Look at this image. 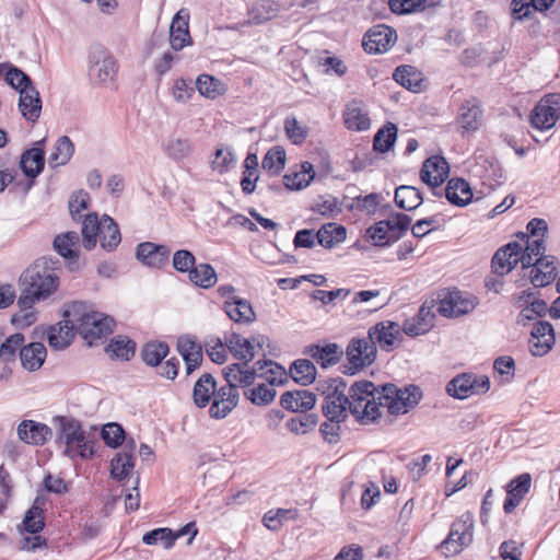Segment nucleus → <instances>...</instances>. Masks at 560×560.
<instances>
[{
  "label": "nucleus",
  "instance_id": "obj_1",
  "mask_svg": "<svg viewBox=\"0 0 560 560\" xmlns=\"http://www.w3.org/2000/svg\"><path fill=\"white\" fill-rule=\"evenodd\" d=\"M372 382H355L349 390L341 380H334L325 393L322 406L324 415L331 422H341L349 410L363 423H371L377 419L376 405L370 400Z\"/></svg>",
  "mask_w": 560,
  "mask_h": 560
},
{
  "label": "nucleus",
  "instance_id": "obj_2",
  "mask_svg": "<svg viewBox=\"0 0 560 560\" xmlns=\"http://www.w3.org/2000/svg\"><path fill=\"white\" fill-rule=\"evenodd\" d=\"M59 284L60 277L56 262L48 257L36 259L20 276L21 294L18 299V306L27 308L46 301L57 292Z\"/></svg>",
  "mask_w": 560,
  "mask_h": 560
},
{
  "label": "nucleus",
  "instance_id": "obj_3",
  "mask_svg": "<svg viewBox=\"0 0 560 560\" xmlns=\"http://www.w3.org/2000/svg\"><path fill=\"white\" fill-rule=\"evenodd\" d=\"M224 377L228 384L212 397L213 401L209 409L210 417L214 419L225 418L237 406L240 398L237 388L252 385L256 378V370L230 364L224 369Z\"/></svg>",
  "mask_w": 560,
  "mask_h": 560
},
{
  "label": "nucleus",
  "instance_id": "obj_4",
  "mask_svg": "<svg viewBox=\"0 0 560 560\" xmlns=\"http://www.w3.org/2000/svg\"><path fill=\"white\" fill-rule=\"evenodd\" d=\"M63 317L71 318L75 331L90 345L94 340L108 336L114 326L112 317L95 311L90 304L83 302L67 304L63 310Z\"/></svg>",
  "mask_w": 560,
  "mask_h": 560
},
{
  "label": "nucleus",
  "instance_id": "obj_5",
  "mask_svg": "<svg viewBox=\"0 0 560 560\" xmlns=\"http://www.w3.org/2000/svg\"><path fill=\"white\" fill-rule=\"evenodd\" d=\"M371 400L376 405L377 419L382 416V409L389 415L399 416L407 413L420 401L422 393L418 386L409 385L398 388L394 384H384L376 387L372 383Z\"/></svg>",
  "mask_w": 560,
  "mask_h": 560
},
{
  "label": "nucleus",
  "instance_id": "obj_6",
  "mask_svg": "<svg viewBox=\"0 0 560 560\" xmlns=\"http://www.w3.org/2000/svg\"><path fill=\"white\" fill-rule=\"evenodd\" d=\"M57 443L63 447V455L71 459H90L94 455V441L83 430L81 422L70 417L54 419Z\"/></svg>",
  "mask_w": 560,
  "mask_h": 560
},
{
  "label": "nucleus",
  "instance_id": "obj_7",
  "mask_svg": "<svg viewBox=\"0 0 560 560\" xmlns=\"http://www.w3.org/2000/svg\"><path fill=\"white\" fill-rule=\"evenodd\" d=\"M83 245L88 250L95 247L97 237L101 246L110 252L118 246L121 241L117 223L108 215L98 219L96 213H89L82 222Z\"/></svg>",
  "mask_w": 560,
  "mask_h": 560
},
{
  "label": "nucleus",
  "instance_id": "obj_8",
  "mask_svg": "<svg viewBox=\"0 0 560 560\" xmlns=\"http://www.w3.org/2000/svg\"><path fill=\"white\" fill-rule=\"evenodd\" d=\"M90 79L97 84H106L115 80L118 62L114 55L101 45L91 46L88 56Z\"/></svg>",
  "mask_w": 560,
  "mask_h": 560
},
{
  "label": "nucleus",
  "instance_id": "obj_9",
  "mask_svg": "<svg viewBox=\"0 0 560 560\" xmlns=\"http://www.w3.org/2000/svg\"><path fill=\"white\" fill-rule=\"evenodd\" d=\"M474 540V515L465 512L452 525L440 548L445 556H455Z\"/></svg>",
  "mask_w": 560,
  "mask_h": 560
},
{
  "label": "nucleus",
  "instance_id": "obj_10",
  "mask_svg": "<svg viewBox=\"0 0 560 560\" xmlns=\"http://www.w3.org/2000/svg\"><path fill=\"white\" fill-rule=\"evenodd\" d=\"M489 389V377L474 373L459 374L451 380L446 385L447 394L457 399H465L472 395L485 394Z\"/></svg>",
  "mask_w": 560,
  "mask_h": 560
},
{
  "label": "nucleus",
  "instance_id": "obj_11",
  "mask_svg": "<svg viewBox=\"0 0 560 560\" xmlns=\"http://www.w3.org/2000/svg\"><path fill=\"white\" fill-rule=\"evenodd\" d=\"M560 117V94H549L534 107L530 122L534 128L544 130L555 126Z\"/></svg>",
  "mask_w": 560,
  "mask_h": 560
},
{
  "label": "nucleus",
  "instance_id": "obj_12",
  "mask_svg": "<svg viewBox=\"0 0 560 560\" xmlns=\"http://www.w3.org/2000/svg\"><path fill=\"white\" fill-rule=\"evenodd\" d=\"M477 303L472 294L455 290L440 300L438 312L444 317H458L472 312Z\"/></svg>",
  "mask_w": 560,
  "mask_h": 560
},
{
  "label": "nucleus",
  "instance_id": "obj_13",
  "mask_svg": "<svg viewBox=\"0 0 560 560\" xmlns=\"http://www.w3.org/2000/svg\"><path fill=\"white\" fill-rule=\"evenodd\" d=\"M265 365L269 366V372L272 375H279V378L277 376L267 377V381L270 383L269 385L259 384L244 392L245 397L257 406H265L273 401L276 397V389L272 387V385L276 382L282 383V376L284 375V371L277 363H273L272 361H266Z\"/></svg>",
  "mask_w": 560,
  "mask_h": 560
},
{
  "label": "nucleus",
  "instance_id": "obj_14",
  "mask_svg": "<svg viewBox=\"0 0 560 560\" xmlns=\"http://www.w3.org/2000/svg\"><path fill=\"white\" fill-rule=\"evenodd\" d=\"M397 40L394 28L380 24L371 27L363 38V48L369 54H382L389 50Z\"/></svg>",
  "mask_w": 560,
  "mask_h": 560
},
{
  "label": "nucleus",
  "instance_id": "obj_15",
  "mask_svg": "<svg viewBox=\"0 0 560 560\" xmlns=\"http://www.w3.org/2000/svg\"><path fill=\"white\" fill-rule=\"evenodd\" d=\"M347 358L351 369H362L375 361L376 346L369 336L354 338L347 347Z\"/></svg>",
  "mask_w": 560,
  "mask_h": 560
},
{
  "label": "nucleus",
  "instance_id": "obj_16",
  "mask_svg": "<svg viewBox=\"0 0 560 560\" xmlns=\"http://www.w3.org/2000/svg\"><path fill=\"white\" fill-rule=\"evenodd\" d=\"M556 337L552 325L549 322H537L530 332L529 350L535 357L547 354L555 345Z\"/></svg>",
  "mask_w": 560,
  "mask_h": 560
},
{
  "label": "nucleus",
  "instance_id": "obj_17",
  "mask_svg": "<svg viewBox=\"0 0 560 560\" xmlns=\"http://www.w3.org/2000/svg\"><path fill=\"white\" fill-rule=\"evenodd\" d=\"M450 166L446 160L440 155L428 158L421 167L420 178L430 187H439L447 178Z\"/></svg>",
  "mask_w": 560,
  "mask_h": 560
},
{
  "label": "nucleus",
  "instance_id": "obj_18",
  "mask_svg": "<svg viewBox=\"0 0 560 560\" xmlns=\"http://www.w3.org/2000/svg\"><path fill=\"white\" fill-rule=\"evenodd\" d=\"M16 434L20 441L28 445H44L52 436L51 429L34 420H23L18 424Z\"/></svg>",
  "mask_w": 560,
  "mask_h": 560
},
{
  "label": "nucleus",
  "instance_id": "obj_19",
  "mask_svg": "<svg viewBox=\"0 0 560 560\" xmlns=\"http://www.w3.org/2000/svg\"><path fill=\"white\" fill-rule=\"evenodd\" d=\"M522 245L509 243L500 248L492 258L493 272L499 276L508 275L518 262L522 264Z\"/></svg>",
  "mask_w": 560,
  "mask_h": 560
},
{
  "label": "nucleus",
  "instance_id": "obj_20",
  "mask_svg": "<svg viewBox=\"0 0 560 560\" xmlns=\"http://www.w3.org/2000/svg\"><path fill=\"white\" fill-rule=\"evenodd\" d=\"M515 304L521 307L517 323L522 325H526L529 320L536 319L537 317H542L547 312L549 313L546 302L534 299L532 291L522 292Z\"/></svg>",
  "mask_w": 560,
  "mask_h": 560
},
{
  "label": "nucleus",
  "instance_id": "obj_21",
  "mask_svg": "<svg viewBox=\"0 0 560 560\" xmlns=\"http://www.w3.org/2000/svg\"><path fill=\"white\" fill-rule=\"evenodd\" d=\"M402 327L396 322L383 320L369 329V337L372 339L374 345H380L384 350H392L396 339L400 336Z\"/></svg>",
  "mask_w": 560,
  "mask_h": 560
},
{
  "label": "nucleus",
  "instance_id": "obj_22",
  "mask_svg": "<svg viewBox=\"0 0 560 560\" xmlns=\"http://www.w3.org/2000/svg\"><path fill=\"white\" fill-rule=\"evenodd\" d=\"M189 12L180 9L173 18L170 26V44L174 50H182L191 44L188 28Z\"/></svg>",
  "mask_w": 560,
  "mask_h": 560
},
{
  "label": "nucleus",
  "instance_id": "obj_23",
  "mask_svg": "<svg viewBox=\"0 0 560 560\" xmlns=\"http://www.w3.org/2000/svg\"><path fill=\"white\" fill-rule=\"evenodd\" d=\"M171 250L165 245L144 242L137 247V258L148 267L160 269L168 262Z\"/></svg>",
  "mask_w": 560,
  "mask_h": 560
},
{
  "label": "nucleus",
  "instance_id": "obj_24",
  "mask_svg": "<svg viewBox=\"0 0 560 560\" xmlns=\"http://www.w3.org/2000/svg\"><path fill=\"white\" fill-rule=\"evenodd\" d=\"M432 308L433 306H429L425 303L421 305L417 315L404 322L402 331L409 337H417L430 331L434 326L435 318Z\"/></svg>",
  "mask_w": 560,
  "mask_h": 560
},
{
  "label": "nucleus",
  "instance_id": "obj_25",
  "mask_svg": "<svg viewBox=\"0 0 560 560\" xmlns=\"http://www.w3.org/2000/svg\"><path fill=\"white\" fill-rule=\"evenodd\" d=\"M532 486V477L525 472L512 479L506 486V499L503 510L506 514L512 513L522 502Z\"/></svg>",
  "mask_w": 560,
  "mask_h": 560
},
{
  "label": "nucleus",
  "instance_id": "obj_26",
  "mask_svg": "<svg viewBox=\"0 0 560 560\" xmlns=\"http://www.w3.org/2000/svg\"><path fill=\"white\" fill-rule=\"evenodd\" d=\"M281 406L290 411L304 413L316 404V396L307 389L288 390L281 395Z\"/></svg>",
  "mask_w": 560,
  "mask_h": 560
},
{
  "label": "nucleus",
  "instance_id": "obj_27",
  "mask_svg": "<svg viewBox=\"0 0 560 560\" xmlns=\"http://www.w3.org/2000/svg\"><path fill=\"white\" fill-rule=\"evenodd\" d=\"M529 279L535 288L550 284L557 277L553 257L537 258L529 267Z\"/></svg>",
  "mask_w": 560,
  "mask_h": 560
},
{
  "label": "nucleus",
  "instance_id": "obj_28",
  "mask_svg": "<svg viewBox=\"0 0 560 560\" xmlns=\"http://www.w3.org/2000/svg\"><path fill=\"white\" fill-rule=\"evenodd\" d=\"M223 308L229 318L237 324H252L256 320V313L245 299L231 296L224 301Z\"/></svg>",
  "mask_w": 560,
  "mask_h": 560
},
{
  "label": "nucleus",
  "instance_id": "obj_29",
  "mask_svg": "<svg viewBox=\"0 0 560 560\" xmlns=\"http://www.w3.org/2000/svg\"><path fill=\"white\" fill-rule=\"evenodd\" d=\"M304 353L326 369L337 364L340 361L343 351L337 343H327L324 346L312 345L305 349Z\"/></svg>",
  "mask_w": 560,
  "mask_h": 560
},
{
  "label": "nucleus",
  "instance_id": "obj_30",
  "mask_svg": "<svg viewBox=\"0 0 560 560\" xmlns=\"http://www.w3.org/2000/svg\"><path fill=\"white\" fill-rule=\"evenodd\" d=\"M255 341L256 339L248 340L238 334H231L226 338L228 349L237 360L243 361L238 363L242 368L249 369L247 364L255 358Z\"/></svg>",
  "mask_w": 560,
  "mask_h": 560
},
{
  "label": "nucleus",
  "instance_id": "obj_31",
  "mask_svg": "<svg viewBox=\"0 0 560 560\" xmlns=\"http://www.w3.org/2000/svg\"><path fill=\"white\" fill-rule=\"evenodd\" d=\"M69 319V317H63V320L49 328L47 339L51 348L63 350L70 345L74 337L75 327L72 320Z\"/></svg>",
  "mask_w": 560,
  "mask_h": 560
},
{
  "label": "nucleus",
  "instance_id": "obj_32",
  "mask_svg": "<svg viewBox=\"0 0 560 560\" xmlns=\"http://www.w3.org/2000/svg\"><path fill=\"white\" fill-rule=\"evenodd\" d=\"M396 142H373L371 152L357 153L353 163L354 167L362 170L369 165L375 164L380 160L386 159L388 155L394 154Z\"/></svg>",
  "mask_w": 560,
  "mask_h": 560
},
{
  "label": "nucleus",
  "instance_id": "obj_33",
  "mask_svg": "<svg viewBox=\"0 0 560 560\" xmlns=\"http://www.w3.org/2000/svg\"><path fill=\"white\" fill-rule=\"evenodd\" d=\"M47 357V350L42 342H31L23 346L20 352V361L26 371L35 372L39 370Z\"/></svg>",
  "mask_w": 560,
  "mask_h": 560
},
{
  "label": "nucleus",
  "instance_id": "obj_34",
  "mask_svg": "<svg viewBox=\"0 0 560 560\" xmlns=\"http://www.w3.org/2000/svg\"><path fill=\"white\" fill-rule=\"evenodd\" d=\"M482 110L475 101H467L460 107L458 124L463 130L460 136L467 137L469 131L477 130L481 125Z\"/></svg>",
  "mask_w": 560,
  "mask_h": 560
},
{
  "label": "nucleus",
  "instance_id": "obj_35",
  "mask_svg": "<svg viewBox=\"0 0 560 560\" xmlns=\"http://www.w3.org/2000/svg\"><path fill=\"white\" fill-rule=\"evenodd\" d=\"M19 108L24 118L35 121L42 110V100L38 91L33 85L24 91H21L19 100Z\"/></svg>",
  "mask_w": 560,
  "mask_h": 560
},
{
  "label": "nucleus",
  "instance_id": "obj_36",
  "mask_svg": "<svg viewBox=\"0 0 560 560\" xmlns=\"http://www.w3.org/2000/svg\"><path fill=\"white\" fill-rule=\"evenodd\" d=\"M177 349L186 363L187 374L197 369L202 360L201 347L188 336L180 337Z\"/></svg>",
  "mask_w": 560,
  "mask_h": 560
},
{
  "label": "nucleus",
  "instance_id": "obj_37",
  "mask_svg": "<svg viewBox=\"0 0 560 560\" xmlns=\"http://www.w3.org/2000/svg\"><path fill=\"white\" fill-rule=\"evenodd\" d=\"M343 117L348 129L364 131L370 128V118L361 104L357 101H351L347 104L343 112Z\"/></svg>",
  "mask_w": 560,
  "mask_h": 560
},
{
  "label": "nucleus",
  "instance_id": "obj_38",
  "mask_svg": "<svg viewBox=\"0 0 560 560\" xmlns=\"http://www.w3.org/2000/svg\"><path fill=\"white\" fill-rule=\"evenodd\" d=\"M445 197L451 203L463 207L470 202L472 191L465 179L452 178L446 185Z\"/></svg>",
  "mask_w": 560,
  "mask_h": 560
},
{
  "label": "nucleus",
  "instance_id": "obj_39",
  "mask_svg": "<svg viewBox=\"0 0 560 560\" xmlns=\"http://www.w3.org/2000/svg\"><path fill=\"white\" fill-rule=\"evenodd\" d=\"M215 381L209 373H205L195 384L192 397L197 407H206L215 395Z\"/></svg>",
  "mask_w": 560,
  "mask_h": 560
},
{
  "label": "nucleus",
  "instance_id": "obj_40",
  "mask_svg": "<svg viewBox=\"0 0 560 560\" xmlns=\"http://www.w3.org/2000/svg\"><path fill=\"white\" fill-rule=\"evenodd\" d=\"M394 80L415 93L421 90L422 75L415 67L409 65L399 66L393 74Z\"/></svg>",
  "mask_w": 560,
  "mask_h": 560
},
{
  "label": "nucleus",
  "instance_id": "obj_41",
  "mask_svg": "<svg viewBox=\"0 0 560 560\" xmlns=\"http://www.w3.org/2000/svg\"><path fill=\"white\" fill-rule=\"evenodd\" d=\"M133 468V454L130 452H119L110 460V477L115 480H124L129 477Z\"/></svg>",
  "mask_w": 560,
  "mask_h": 560
},
{
  "label": "nucleus",
  "instance_id": "obj_42",
  "mask_svg": "<svg viewBox=\"0 0 560 560\" xmlns=\"http://www.w3.org/2000/svg\"><path fill=\"white\" fill-rule=\"evenodd\" d=\"M213 172L225 174L236 165V155L229 145L221 144L213 153L210 161Z\"/></svg>",
  "mask_w": 560,
  "mask_h": 560
},
{
  "label": "nucleus",
  "instance_id": "obj_43",
  "mask_svg": "<svg viewBox=\"0 0 560 560\" xmlns=\"http://www.w3.org/2000/svg\"><path fill=\"white\" fill-rule=\"evenodd\" d=\"M346 236V229L337 223L324 224L316 233L317 242L326 248H331L343 242Z\"/></svg>",
  "mask_w": 560,
  "mask_h": 560
},
{
  "label": "nucleus",
  "instance_id": "obj_44",
  "mask_svg": "<svg viewBox=\"0 0 560 560\" xmlns=\"http://www.w3.org/2000/svg\"><path fill=\"white\" fill-rule=\"evenodd\" d=\"M44 163L43 151L34 148L22 154L20 166L27 177L35 178L43 171Z\"/></svg>",
  "mask_w": 560,
  "mask_h": 560
},
{
  "label": "nucleus",
  "instance_id": "obj_45",
  "mask_svg": "<svg viewBox=\"0 0 560 560\" xmlns=\"http://www.w3.org/2000/svg\"><path fill=\"white\" fill-rule=\"evenodd\" d=\"M422 201L423 198L418 188L407 185L396 188L395 202L399 208L411 211L418 208Z\"/></svg>",
  "mask_w": 560,
  "mask_h": 560
},
{
  "label": "nucleus",
  "instance_id": "obj_46",
  "mask_svg": "<svg viewBox=\"0 0 560 560\" xmlns=\"http://www.w3.org/2000/svg\"><path fill=\"white\" fill-rule=\"evenodd\" d=\"M290 374L296 383L306 386L315 381L316 368L310 360L299 359L292 363Z\"/></svg>",
  "mask_w": 560,
  "mask_h": 560
},
{
  "label": "nucleus",
  "instance_id": "obj_47",
  "mask_svg": "<svg viewBox=\"0 0 560 560\" xmlns=\"http://www.w3.org/2000/svg\"><path fill=\"white\" fill-rule=\"evenodd\" d=\"M189 280L202 289L212 288L217 281L218 276L214 268L210 264H199L190 270Z\"/></svg>",
  "mask_w": 560,
  "mask_h": 560
},
{
  "label": "nucleus",
  "instance_id": "obj_48",
  "mask_svg": "<svg viewBox=\"0 0 560 560\" xmlns=\"http://www.w3.org/2000/svg\"><path fill=\"white\" fill-rule=\"evenodd\" d=\"M79 235L77 232H66L54 240V248L65 258L78 256Z\"/></svg>",
  "mask_w": 560,
  "mask_h": 560
},
{
  "label": "nucleus",
  "instance_id": "obj_49",
  "mask_svg": "<svg viewBox=\"0 0 560 560\" xmlns=\"http://www.w3.org/2000/svg\"><path fill=\"white\" fill-rule=\"evenodd\" d=\"M546 250L545 240L542 238H534L530 240L527 237L526 246H522V268L528 269L530 265L535 262L537 258H544V253Z\"/></svg>",
  "mask_w": 560,
  "mask_h": 560
},
{
  "label": "nucleus",
  "instance_id": "obj_50",
  "mask_svg": "<svg viewBox=\"0 0 560 560\" xmlns=\"http://www.w3.org/2000/svg\"><path fill=\"white\" fill-rule=\"evenodd\" d=\"M287 154L282 147L271 148L265 155L261 166L271 175L279 174L285 166Z\"/></svg>",
  "mask_w": 560,
  "mask_h": 560
},
{
  "label": "nucleus",
  "instance_id": "obj_51",
  "mask_svg": "<svg viewBox=\"0 0 560 560\" xmlns=\"http://www.w3.org/2000/svg\"><path fill=\"white\" fill-rule=\"evenodd\" d=\"M24 335L18 332L9 336L0 346V361L11 363L15 361L16 353L21 352L24 346Z\"/></svg>",
  "mask_w": 560,
  "mask_h": 560
},
{
  "label": "nucleus",
  "instance_id": "obj_52",
  "mask_svg": "<svg viewBox=\"0 0 560 560\" xmlns=\"http://www.w3.org/2000/svg\"><path fill=\"white\" fill-rule=\"evenodd\" d=\"M43 509L40 506L39 498H36L32 508L25 513L23 520V527L31 534H37L44 528Z\"/></svg>",
  "mask_w": 560,
  "mask_h": 560
},
{
  "label": "nucleus",
  "instance_id": "obj_53",
  "mask_svg": "<svg viewBox=\"0 0 560 560\" xmlns=\"http://www.w3.org/2000/svg\"><path fill=\"white\" fill-rule=\"evenodd\" d=\"M168 347L163 342H149L142 349L143 361L152 366L159 365L167 355Z\"/></svg>",
  "mask_w": 560,
  "mask_h": 560
},
{
  "label": "nucleus",
  "instance_id": "obj_54",
  "mask_svg": "<svg viewBox=\"0 0 560 560\" xmlns=\"http://www.w3.org/2000/svg\"><path fill=\"white\" fill-rule=\"evenodd\" d=\"M317 418L314 415L301 413L287 422V428L296 435H304L315 428Z\"/></svg>",
  "mask_w": 560,
  "mask_h": 560
},
{
  "label": "nucleus",
  "instance_id": "obj_55",
  "mask_svg": "<svg viewBox=\"0 0 560 560\" xmlns=\"http://www.w3.org/2000/svg\"><path fill=\"white\" fill-rule=\"evenodd\" d=\"M142 541L150 546L161 544L165 549H170L174 545L173 530L167 527L153 529L143 535Z\"/></svg>",
  "mask_w": 560,
  "mask_h": 560
},
{
  "label": "nucleus",
  "instance_id": "obj_56",
  "mask_svg": "<svg viewBox=\"0 0 560 560\" xmlns=\"http://www.w3.org/2000/svg\"><path fill=\"white\" fill-rule=\"evenodd\" d=\"M295 516V511L293 510H285V509H278L276 511L270 510L268 511L262 518L264 525L272 530L277 532L281 528L283 525V522L293 518Z\"/></svg>",
  "mask_w": 560,
  "mask_h": 560
},
{
  "label": "nucleus",
  "instance_id": "obj_57",
  "mask_svg": "<svg viewBox=\"0 0 560 560\" xmlns=\"http://www.w3.org/2000/svg\"><path fill=\"white\" fill-rule=\"evenodd\" d=\"M312 210L324 217H334L341 211L338 199L330 195L319 196L314 201Z\"/></svg>",
  "mask_w": 560,
  "mask_h": 560
},
{
  "label": "nucleus",
  "instance_id": "obj_58",
  "mask_svg": "<svg viewBox=\"0 0 560 560\" xmlns=\"http://www.w3.org/2000/svg\"><path fill=\"white\" fill-rule=\"evenodd\" d=\"M74 152L73 142H56L48 163L56 167L66 164Z\"/></svg>",
  "mask_w": 560,
  "mask_h": 560
},
{
  "label": "nucleus",
  "instance_id": "obj_59",
  "mask_svg": "<svg viewBox=\"0 0 560 560\" xmlns=\"http://www.w3.org/2000/svg\"><path fill=\"white\" fill-rule=\"evenodd\" d=\"M196 85L199 93L209 98L217 97L222 90L221 82L209 74L199 75L197 78Z\"/></svg>",
  "mask_w": 560,
  "mask_h": 560
},
{
  "label": "nucleus",
  "instance_id": "obj_60",
  "mask_svg": "<svg viewBox=\"0 0 560 560\" xmlns=\"http://www.w3.org/2000/svg\"><path fill=\"white\" fill-rule=\"evenodd\" d=\"M278 11V3L272 0H261L253 8V19L257 23H262L277 16Z\"/></svg>",
  "mask_w": 560,
  "mask_h": 560
},
{
  "label": "nucleus",
  "instance_id": "obj_61",
  "mask_svg": "<svg viewBox=\"0 0 560 560\" xmlns=\"http://www.w3.org/2000/svg\"><path fill=\"white\" fill-rule=\"evenodd\" d=\"M5 82L19 91L20 94L21 91L33 86L31 78L16 67L9 68L5 73Z\"/></svg>",
  "mask_w": 560,
  "mask_h": 560
},
{
  "label": "nucleus",
  "instance_id": "obj_62",
  "mask_svg": "<svg viewBox=\"0 0 560 560\" xmlns=\"http://www.w3.org/2000/svg\"><path fill=\"white\" fill-rule=\"evenodd\" d=\"M102 438L107 446L116 448L124 442L125 432L121 425L112 422L103 427Z\"/></svg>",
  "mask_w": 560,
  "mask_h": 560
},
{
  "label": "nucleus",
  "instance_id": "obj_63",
  "mask_svg": "<svg viewBox=\"0 0 560 560\" xmlns=\"http://www.w3.org/2000/svg\"><path fill=\"white\" fill-rule=\"evenodd\" d=\"M384 222L387 230H389L392 237L396 240L408 230L411 219L407 214L396 213L390 215L387 220H384Z\"/></svg>",
  "mask_w": 560,
  "mask_h": 560
},
{
  "label": "nucleus",
  "instance_id": "obj_64",
  "mask_svg": "<svg viewBox=\"0 0 560 560\" xmlns=\"http://www.w3.org/2000/svg\"><path fill=\"white\" fill-rule=\"evenodd\" d=\"M196 266V258L187 249L176 250L173 255V268L178 272H188Z\"/></svg>",
  "mask_w": 560,
  "mask_h": 560
}]
</instances>
